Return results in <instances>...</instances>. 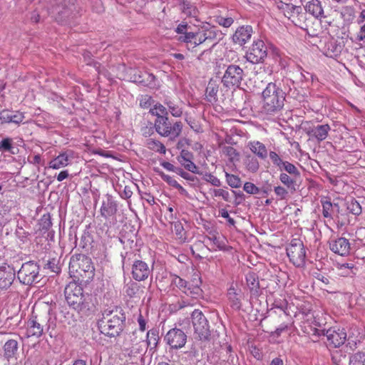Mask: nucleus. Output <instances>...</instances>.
I'll use <instances>...</instances> for the list:
<instances>
[{"label": "nucleus", "instance_id": "nucleus-1", "mask_svg": "<svg viewBox=\"0 0 365 365\" xmlns=\"http://www.w3.org/2000/svg\"><path fill=\"white\" fill-rule=\"evenodd\" d=\"M284 85L290 87L294 86V82L289 78L284 80ZM296 89L289 88V91H283L276 83H269L262 91V112L267 115L277 114L284 106L285 96L296 98Z\"/></svg>", "mask_w": 365, "mask_h": 365}, {"label": "nucleus", "instance_id": "nucleus-2", "mask_svg": "<svg viewBox=\"0 0 365 365\" xmlns=\"http://www.w3.org/2000/svg\"><path fill=\"white\" fill-rule=\"evenodd\" d=\"M64 296L68 306L78 312L88 314L96 308V299L92 294L84 293L83 287L75 281L66 286Z\"/></svg>", "mask_w": 365, "mask_h": 365}, {"label": "nucleus", "instance_id": "nucleus-3", "mask_svg": "<svg viewBox=\"0 0 365 365\" xmlns=\"http://www.w3.org/2000/svg\"><path fill=\"white\" fill-rule=\"evenodd\" d=\"M126 316L120 307L106 309L98 322L100 332L108 337L118 336L125 327Z\"/></svg>", "mask_w": 365, "mask_h": 365}, {"label": "nucleus", "instance_id": "nucleus-4", "mask_svg": "<svg viewBox=\"0 0 365 365\" xmlns=\"http://www.w3.org/2000/svg\"><path fill=\"white\" fill-rule=\"evenodd\" d=\"M56 319L48 312L43 315H32L27 322L26 336L39 338L42 336L43 330L48 333L50 337L56 336Z\"/></svg>", "mask_w": 365, "mask_h": 365}, {"label": "nucleus", "instance_id": "nucleus-5", "mask_svg": "<svg viewBox=\"0 0 365 365\" xmlns=\"http://www.w3.org/2000/svg\"><path fill=\"white\" fill-rule=\"evenodd\" d=\"M69 271L75 277L88 281L93 277L95 268L90 257L83 254H77L71 257Z\"/></svg>", "mask_w": 365, "mask_h": 365}, {"label": "nucleus", "instance_id": "nucleus-6", "mask_svg": "<svg viewBox=\"0 0 365 365\" xmlns=\"http://www.w3.org/2000/svg\"><path fill=\"white\" fill-rule=\"evenodd\" d=\"M154 128L160 136L175 140L182 133V123L181 121L171 120L168 116H162L155 120Z\"/></svg>", "mask_w": 365, "mask_h": 365}, {"label": "nucleus", "instance_id": "nucleus-7", "mask_svg": "<svg viewBox=\"0 0 365 365\" xmlns=\"http://www.w3.org/2000/svg\"><path fill=\"white\" fill-rule=\"evenodd\" d=\"M40 267L37 262L29 261L24 263L17 272L19 282L25 285H31L38 283L41 279L39 274Z\"/></svg>", "mask_w": 365, "mask_h": 365}, {"label": "nucleus", "instance_id": "nucleus-8", "mask_svg": "<svg viewBox=\"0 0 365 365\" xmlns=\"http://www.w3.org/2000/svg\"><path fill=\"white\" fill-rule=\"evenodd\" d=\"M191 318L195 337L200 340H207L210 336V326L202 311L195 309Z\"/></svg>", "mask_w": 365, "mask_h": 365}, {"label": "nucleus", "instance_id": "nucleus-9", "mask_svg": "<svg viewBox=\"0 0 365 365\" xmlns=\"http://www.w3.org/2000/svg\"><path fill=\"white\" fill-rule=\"evenodd\" d=\"M244 72L240 66L230 64L227 66L221 82L227 88L231 89L237 88L243 80Z\"/></svg>", "mask_w": 365, "mask_h": 365}, {"label": "nucleus", "instance_id": "nucleus-10", "mask_svg": "<svg viewBox=\"0 0 365 365\" xmlns=\"http://www.w3.org/2000/svg\"><path fill=\"white\" fill-rule=\"evenodd\" d=\"M287 255L290 262L296 267H302L305 263L306 250L303 242L299 239H293L287 246Z\"/></svg>", "mask_w": 365, "mask_h": 365}, {"label": "nucleus", "instance_id": "nucleus-11", "mask_svg": "<svg viewBox=\"0 0 365 365\" xmlns=\"http://www.w3.org/2000/svg\"><path fill=\"white\" fill-rule=\"evenodd\" d=\"M75 5L70 0H63L62 2L51 8V14L55 19L60 24H68L74 16Z\"/></svg>", "mask_w": 365, "mask_h": 365}, {"label": "nucleus", "instance_id": "nucleus-12", "mask_svg": "<svg viewBox=\"0 0 365 365\" xmlns=\"http://www.w3.org/2000/svg\"><path fill=\"white\" fill-rule=\"evenodd\" d=\"M267 56V47L262 40L255 41L246 52V59L255 64L262 63Z\"/></svg>", "mask_w": 365, "mask_h": 365}, {"label": "nucleus", "instance_id": "nucleus-13", "mask_svg": "<svg viewBox=\"0 0 365 365\" xmlns=\"http://www.w3.org/2000/svg\"><path fill=\"white\" fill-rule=\"evenodd\" d=\"M172 284L193 299H197L202 296V290L199 285L188 283L177 275L173 277Z\"/></svg>", "mask_w": 365, "mask_h": 365}, {"label": "nucleus", "instance_id": "nucleus-14", "mask_svg": "<svg viewBox=\"0 0 365 365\" xmlns=\"http://www.w3.org/2000/svg\"><path fill=\"white\" fill-rule=\"evenodd\" d=\"M164 340L171 349H179L185 345L187 335L180 329L173 328L167 332Z\"/></svg>", "mask_w": 365, "mask_h": 365}, {"label": "nucleus", "instance_id": "nucleus-15", "mask_svg": "<svg viewBox=\"0 0 365 365\" xmlns=\"http://www.w3.org/2000/svg\"><path fill=\"white\" fill-rule=\"evenodd\" d=\"M16 279V270L13 266L4 262L0 264V290L6 291L13 284Z\"/></svg>", "mask_w": 365, "mask_h": 365}, {"label": "nucleus", "instance_id": "nucleus-16", "mask_svg": "<svg viewBox=\"0 0 365 365\" xmlns=\"http://www.w3.org/2000/svg\"><path fill=\"white\" fill-rule=\"evenodd\" d=\"M153 268L144 261L136 259L132 264V277L135 281H145L152 274Z\"/></svg>", "mask_w": 365, "mask_h": 365}, {"label": "nucleus", "instance_id": "nucleus-17", "mask_svg": "<svg viewBox=\"0 0 365 365\" xmlns=\"http://www.w3.org/2000/svg\"><path fill=\"white\" fill-rule=\"evenodd\" d=\"M127 359H132V364L134 365H143V356L147 351V344H140L138 346H130L124 349Z\"/></svg>", "mask_w": 365, "mask_h": 365}, {"label": "nucleus", "instance_id": "nucleus-18", "mask_svg": "<svg viewBox=\"0 0 365 365\" xmlns=\"http://www.w3.org/2000/svg\"><path fill=\"white\" fill-rule=\"evenodd\" d=\"M331 130L329 124L317 125L306 129V133L310 139H315L318 143L324 140Z\"/></svg>", "mask_w": 365, "mask_h": 365}, {"label": "nucleus", "instance_id": "nucleus-19", "mask_svg": "<svg viewBox=\"0 0 365 365\" xmlns=\"http://www.w3.org/2000/svg\"><path fill=\"white\" fill-rule=\"evenodd\" d=\"M329 247L331 252L341 256H347L351 250L350 243L345 237L330 240Z\"/></svg>", "mask_w": 365, "mask_h": 365}, {"label": "nucleus", "instance_id": "nucleus-20", "mask_svg": "<svg viewBox=\"0 0 365 365\" xmlns=\"http://www.w3.org/2000/svg\"><path fill=\"white\" fill-rule=\"evenodd\" d=\"M326 337L329 345L334 348L341 346L346 341L347 334L344 329H329L326 331Z\"/></svg>", "mask_w": 365, "mask_h": 365}, {"label": "nucleus", "instance_id": "nucleus-21", "mask_svg": "<svg viewBox=\"0 0 365 365\" xmlns=\"http://www.w3.org/2000/svg\"><path fill=\"white\" fill-rule=\"evenodd\" d=\"M278 8L284 13V15L290 19L294 24H297L296 20H299L302 16V8L300 6H296L291 3L280 2Z\"/></svg>", "mask_w": 365, "mask_h": 365}, {"label": "nucleus", "instance_id": "nucleus-22", "mask_svg": "<svg viewBox=\"0 0 365 365\" xmlns=\"http://www.w3.org/2000/svg\"><path fill=\"white\" fill-rule=\"evenodd\" d=\"M132 81L139 86L149 88H155V77L153 74L147 71H138L131 77Z\"/></svg>", "mask_w": 365, "mask_h": 365}, {"label": "nucleus", "instance_id": "nucleus-23", "mask_svg": "<svg viewBox=\"0 0 365 365\" xmlns=\"http://www.w3.org/2000/svg\"><path fill=\"white\" fill-rule=\"evenodd\" d=\"M38 230L41 235L44 236L48 240H53L55 232L51 230L52 222L49 213L44 214L41 216L38 221Z\"/></svg>", "mask_w": 365, "mask_h": 365}, {"label": "nucleus", "instance_id": "nucleus-24", "mask_svg": "<svg viewBox=\"0 0 365 365\" xmlns=\"http://www.w3.org/2000/svg\"><path fill=\"white\" fill-rule=\"evenodd\" d=\"M118 205L113 197L106 195V199L103 200L102 205L100 209L101 215L105 219H108L116 214Z\"/></svg>", "mask_w": 365, "mask_h": 365}, {"label": "nucleus", "instance_id": "nucleus-25", "mask_svg": "<svg viewBox=\"0 0 365 365\" xmlns=\"http://www.w3.org/2000/svg\"><path fill=\"white\" fill-rule=\"evenodd\" d=\"M252 32L251 26H242L236 30L232 36V40L235 43L242 46L251 38Z\"/></svg>", "mask_w": 365, "mask_h": 365}, {"label": "nucleus", "instance_id": "nucleus-26", "mask_svg": "<svg viewBox=\"0 0 365 365\" xmlns=\"http://www.w3.org/2000/svg\"><path fill=\"white\" fill-rule=\"evenodd\" d=\"M24 119V113L19 111L3 110L0 113V124L13 123L19 125L23 122Z\"/></svg>", "mask_w": 365, "mask_h": 365}, {"label": "nucleus", "instance_id": "nucleus-27", "mask_svg": "<svg viewBox=\"0 0 365 365\" xmlns=\"http://www.w3.org/2000/svg\"><path fill=\"white\" fill-rule=\"evenodd\" d=\"M305 11L316 19L325 18L322 3L319 0H310L304 6Z\"/></svg>", "mask_w": 365, "mask_h": 365}, {"label": "nucleus", "instance_id": "nucleus-28", "mask_svg": "<svg viewBox=\"0 0 365 365\" xmlns=\"http://www.w3.org/2000/svg\"><path fill=\"white\" fill-rule=\"evenodd\" d=\"M146 341L144 339V334L142 333H139L138 331L134 330L132 332H130L125 337L123 341V347L124 349L128 348L130 346H138L140 344H145Z\"/></svg>", "mask_w": 365, "mask_h": 365}, {"label": "nucleus", "instance_id": "nucleus-29", "mask_svg": "<svg viewBox=\"0 0 365 365\" xmlns=\"http://www.w3.org/2000/svg\"><path fill=\"white\" fill-rule=\"evenodd\" d=\"M300 178L301 176H294L286 173H281L279 175V180L292 193L295 192L298 189L297 182Z\"/></svg>", "mask_w": 365, "mask_h": 365}, {"label": "nucleus", "instance_id": "nucleus-30", "mask_svg": "<svg viewBox=\"0 0 365 365\" xmlns=\"http://www.w3.org/2000/svg\"><path fill=\"white\" fill-rule=\"evenodd\" d=\"M230 307L235 310H240L242 307V292L231 287L227 293Z\"/></svg>", "mask_w": 365, "mask_h": 365}, {"label": "nucleus", "instance_id": "nucleus-31", "mask_svg": "<svg viewBox=\"0 0 365 365\" xmlns=\"http://www.w3.org/2000/svg\"><path fill=\"white\" fill-rule=\"evenodd\" d=\"M19 349V343L15 339L7 340L3 346V356L9 361L11 359L16 358Z\"/></svg>", "mask_w": 365, "mask_h": 365}, {"label": "nucleus", "instance_id": "nucleus-32", "mask_svg": "<svg viewBox=\"0 0 365 365\" xmlns=\"http://www.w3.org/2000/svg\"><path fill=\"white\" fill-rule=\"evenodd\" d=\"M247 147L256 155L259 158L264 160L268 155L266 146L258 140L250 141L248 143Z\"/></svg>", "mask_w": 365, "mask_h": 365}, {"label": "nucleus", "instance_id": "nucleus-33", "mask_svg": "<svg viewBox=\"0 0 365 365\" xmlns=\"http://www.w3.org/2000/svg\"><path fill=\"white\" fill-rule=\"evenodd\" d=\"M246 282L252 295L257 296L259 289V282L257 274L253 272H249L246 274Z\"/></svg>", "mask_w": 365, "mask_h": 365}, {"label": "nucleus", "instance_id": "nucleus-34", "mask_svg": "<svg viewBox=\"0 0 365 365\" xmlns=\"http://www.w3.org/2000/svg\"><path fill=\"white\" fill-rule=\"evenodd\" d=\"M335 267L338 271V274L341 277H353L356 274L354 272V264L353 263H339L335 264Z\"/></svg>", "mask_w": 365, "mask_h": 365}, {"label": "nucleus", "instance_id": "nucleus-35", "mask_svg": "<svg viewBox=\"0 0 365 365\" xmlns=\"http://www.w3.org/2000/svg\"><path fill=\"white\" fill-rule=\"evenodd\" d=\"M69 164V157L66 153L59 154L49 162L48 166L53 169H60Z\"/></svg>", "mask_w": 365, "mask_h": 365}, {"label": "nucleus", "instance_id": "nucleus-36", "mask_svg": "<svg viewBox=\"0 0 365 365\" xmlns=\"http://www.w3.org/2000/svg\"><path fill=\"white\" fill-rule=\"evenodd\" d=\"M346 346L351 351H354L361 341V336L356 329H352L346 337Z\"/></svg>", "mask_w": 365, "mask_h": 365}, {"label": "nucleus", "instance_id": "nucleus-37", "mask_svg": "<svg viewBox=\"0 0 365 365\" xmlns=\"http://www.w3.org/2000/svg\"><path fill=\"white\" fill-rule=\"evenodd\" d=\"M219 83L216 80L210 79L206 88V94L209 101L216 102Z\"/></svg>", "mask_w": 365, "mask_h": 365}, {"label": "nucleus", "instance_id": "nucleus-38", "mask_svg": "<svg viewBox=\"0 0 365 365\" xmlns=\"http://www.w3.org/2000/svg\"><path fill=\"white\" fill-rule=\"evenodd\" d=\"M346 210L354 215H359L362 212V208L359 202L354 197H349L346 200Z\"/></svg>", "mask_w": 365, "mask_h": 365}, {"label": "nucleus", "instance_id": "nucleus-39", "mask_svg": "<svg viewBox=\"0 0 365 365\" xmlns=\"http://www.w3.org/2000/svg\"><path fill=\"white\" fill-rule=\"evenodd\" d=\"M147 348L150 347V350L155 349L159 341L158 332L156 329H150L146 334Z\"/></svg>", "mask_w": 365, "mask_h": 365}, {"label": "nucleus", "instance_id": "nucleus-40", "mask_svg": "<svg viewBox=\"0 0 365 365\" xmlns=\"http://www.w3.org/2000/svg\"><path fill=\"white\" fill-rule=\"evenodd\" d=\"M164 104L167 106L169 112L174 117H180L182 115V110L170 98L166 97L163 101Z\"/></svg>", "mask_w": 365, "mask_h": 365}, {"label": "nucleus", "instance_id": "nucleus-41", "mask_svg": "<svg viewBox=\"0 0 365 365\" xmlns=\"http://www.w3.org/2000/svg\"><path fill=\"white\" fill-rule=\"evenodd\" d=\"M281 172L284 171L287 174L294 176H301L299 169L292 163L284 160L278 169Z\"/></svg>", "mask_w": 365, "mask_h": 365}, {"label": "nucleus", "instance_id": "nucleus-42", "mask_svg": "<svg viewBox=\"0 0 365 365\" xmlns=\"http://www.w3.org/2000/svg\"><path fill=\"white\" fill-rule=\"evenodd\" d=\"M322 215L326 218H331L332 212L334 208H336L337 210L339 208L338 204L334 203L332 204L329 200L322 201Z\"/></svg>", "mask_w": 365, "mask_h": 365}, {"label": "nucleus", "instance_id": "nucleus-43", "mask_svg": "<svg viewBox=\"0 0 365 365\" xmlns=\"http://www.w3.org/2000/svg\"><path fill=\"white\" fill-rule=\"evenodd\" d=\"M146 146L150 150H152L161 154H165L166 153V148L165 145L161 142L157 140H154L152 138L147 140Z\"/></svg>", "mask_w": 365, "mask_h": 365}, {"label": "nucleus", "instance_id": "nucleus-44", "mask_svg": "<svg viewBox=\"0 0 365 365\" xmlns=\"http://www.w3.org/2000/svg\"><path fill=\"white\" fill-rule=\"evenodd\" d=\"M149 113L155 116V119H159L162 116H168V109L159 103L155 104L153 107L150 109Z\"/></svg>", "mask_w": 365, "mask_h": 365}, {"label": "nucleus", "instance_id": "nucleus-45", "mask_svg": "<svg viewBox=\"0 0 365 365\" xmlns=\"http://www.w3.org/2000/svg\"><path fill=\"white\" fill-rule=\"evenodd\" d=\"M349 365H365V351H359L350 355Z\"/></svg>", "mask_w": 365, "mask_h": 365}, {"label": "nucleus", "instance_id": "nucleus-46", "mask_svg": "<svg viewBox=\"0 0 365 365\" xmlns=\"http://www.w3.org/2000/svg\"><path fill=\"white\" fill-rule=\"evenodd\" d=\"M245 165L246 169L251 173H256L259 168V163L257 159L255 157H247Z\"/></svg>", "mask_w": 365, "mask_h": 365}, {"label": "nucleus", "instance_id": "nucleus-47", "mask_svg": "<svg viewBox=\"0 0 365 365\" xmlns=\"http://www.w3.org/2000/svg\"><path fill=\"white\" fill-rule=\"evenodd\" d=\"M181 9L182 12L187 16H195L197 14V9L190 2L187 1H182L180 4Z\"/></svg>", "mask_w": 365, "mask_h": 365}, {"label": "nucleus", "instance_id": "nucleus-48", "mask_svg": "<svg viewBox=\"0 0 365 365\" xmlns=\"http://www.w3.org/2000/svg\"><path fill=\"white\" fill-rule=\"evenodd\" d=\"M139 291V286L136 282H130L124 287V292L130 298L135 297Z\"/></svg>", "mask_w": 365, "mask_h": 365}, {"label": "nucleus", "instance_id": "nucleus-49", "mask_svg": "<svg viewBox=\"0 0 365 365\" xmlns=\"http://www.w3.org/2000/svg\"><path fill=\"white\" fill-rule=\"evenodd\" d=\"M227 183L232 188H238L242 185V180L239 176L225 173Z\"/></svg>", "mask_w": 365, "mask_h": 365}, {"label": "nucleus", "instance_id": "nucleus-50", "mask_svg": "<svg viewBox=\"0 0 365 365\" xmlns=\"http://www.w3.org/2000/svg\"><path fill=\"white\" fill-rule=\"evenodd\" d=\"M208 39L206 34L203 32H196L193 34V40L192 41L191 48H194L197 46H199L205 43Z\"/></svg>", "mask_w": 365, "mask_h": 365}, {"label": "nucleus", "instance_id": "nucleus-51", "mask_svg": "<svg viewBox=\"0 0 365 365\" xmlns=\"http://www.w3.org/2000/svg\"><path fill=\"white\" fill-rule=\"evenodd\" d=\"M14 147L12 146V139L9 138H4L0 142V150L5 151V152H9L12 154H14Z\"/></svg>", "mask_w": 365, "mask_h": 365}, {"label": "nucleus", "instance_id": "nucleus-52", "mask_svg": "<svg viewBox=\"0 0 365 365\" xmlns=\"http://www.w3.org/2000/svg\"><path fill=\"white\" fill-rule=\"evenodd\" d=\"M174 226V232L176 235L177 237L180 240H185V232L184 227L180 222H175L173 224Z\"/></svg>", "mask_w": 365, "mask_h": 365}, {"label": "nucleus", "instance_id": "nucleus-53", "mask_svg": "<svg viewBox=\"0 0 365 365\" xmlns=\"http://www.w3.org/2000/svg\"><path fill=\"white\" fill-rule=\"evenodd\" d=\"M346 359V355L340 351H336L331 354V361L333 365L344 364L343 361Z\"/></svg>", "mask_w": 365, "mask_h": 365}, {"label": "nucleus", "instance_id": "nucleus-54", "mask_svg": "<svg viewBox=\"0 0 365 365\" xmlns=\"http://www.w3.org/2000/svg\"><path fill=\"white\" fill-rule=\"evenodd\" d=\"M243 190L247 193L250 195L258 194L260 192V189L258 187H257L254 183L250 182H246L244 184Z\"/></svg>", "mask_w": 365, "mask_h": 365}, {"label": "nucleus", "instance_id": "nucleus-55", "mask_svg": "<svg viewBox=\"0 0 365 365\" xmlns=\"http://www.w3.org/2000/svg\"><path fill=\"white\" fill-rule=\"evenodd\" d=\"M180 163L188 171L195 174H199L198 168L192 162V160H185Z\"/></svg>", "mask_w": 365, "mask_h": 365}, {"label": "nucleus", "instance_id": "nucleus-56", "mask_svg": "<svg viewBox=\"0 0 365 365\" xmlns=\"http://www.w3.org/2000/svg\"><path fill=\"white\" fill-rule=\"evenodd\" d=\"M269 157L270 160H272V164L277 168V169L279 168L281 165L283 163L284 160H283L280 156L274 151H270L269 153Z\"/></svg>", "mask_w": 365, "mask_h": 365}, {"label": "nucleus", "instance_id": "nucleus-57", "mask_svg": "<svg viewBox=\"0 0 365 365\" xmlns=\"http://www.w3.org/2000/svg\"><path fill=\"white\" fill-rule=\"evenodd\" d=\"M289 190L287 187H284L282 186H276L274 188V191L277 197L280 198V200L285 199L289 194Z\"/></svg>", "mask_w": 365, "mask_h": 365}, {"label": "nucleus", "instance_id": "nucleus-58", "mask_svg": "<svg viewBox=\"0 0 365 365\" xmlns=\"http://www.w3.org/2000/svg\"><path fill=\"white\" fill-rule=\"evenodd\" d=\"M156 172L158 173L160 178L169 185L175 187V185L178 183L174 178L168 175L165 174L163 171L156 170Z\"/></svg>", "mask_w": 365, "mask_h": 365}, {"label": "nucleus", "instance_id": "nucleus-59", "mask_svg": "<svg viewBox=\"0 0 365 365\" xmlns=\"http://www.w3.org/2000/svg\"><path fill=\"white\" fill-rule=\"evenodd\" d=\"M213 193L215 197H221L225 201L230 200V195L228 191L223 189H214Z\"/></svg>", "mask_w": 365, "mask_h": 365}, {"label": "nucleus", "instance_id": "nucleus-60", "mask_svg": "<svg viewBox=\"0 0 365 365\" xmlns=\"http://www.w3.org/2000/svg\"><path fill=\"white\" fill-rule=\"evenodd\" d=\"M204 180L214 186L220 187L221 185L220 179L211 173H206L204 176Z\"/></svg>", "mask_w": 365, "mask_h": 365}, {"label": "nucleus", "instance_id": "nucleus-61", "mask_svg": "<svg viewBox=\"0 0 365 365\" xmlns=\"http://www.w3.org/2000/svg\"><path fill=\"white\" fill-rule=\"evenodd\" d=\"M153 103L152 97L148 95L142 96L140 99V106L143 108H148Z\"/></svg>", "mask_w": 365, "mask_h": 365}, {"label": "nucleus", "instance_id": "nucleus-62", "mask_svg": "<svg viewBox=\"0 0 365 365\" xmlns=\"http://www.w3.org/2000/svg\"><path fill=\"white\" fill-rule=\"evenodd\" d=\"M193 154L187 150H182L180 155L177 158L179 163L185 160H192Z\"/></svg>", "mask_w": 365, "mask_h": 365}, {"label": "nucleus", "instance_id": "nucleus-63", "mask_svg": "<svg viewBox=\"0 0 365 365\" xmlns=\"http://www.w3.org/2000/svg\"><path fill=\"white\" fill-rule=\"evenodd\" d=\"M217 22L224 26V27H230L234 22V20L232 17H222V16H218L217 17Z\"/></svg>", "mask_w": 365, "mask_h": 365}, {"label": "nucleus", "instance_id": "nucleus-64", "mask_svg": "<svg viewBox=\"0 0 365 365\" xmlns=\"http://www.w3.org/2000/svg\"><path fill=\"white\" fill-rule=\"evenodd\" d=\"M223 152L227 155L230 160L237 158L239 154L237 150L232 146H225L223 148Z\"/></svg>", "mask_w": 365, "mask_h": 365}]
</instances>
